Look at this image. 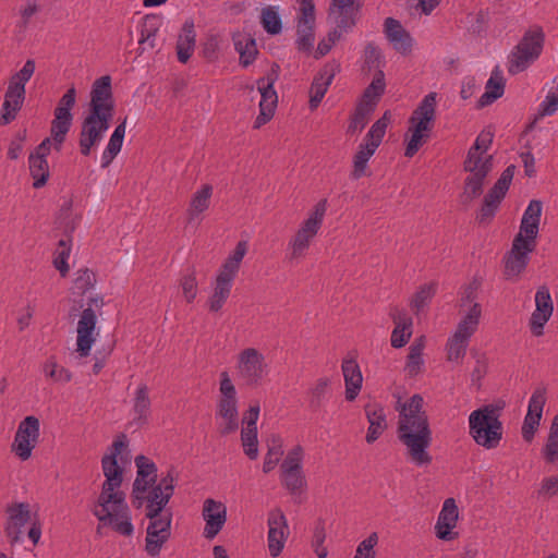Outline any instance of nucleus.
Segmentation results:
<instances>
[{
	"label": "nucleus",
	"instance_id": "393cba45",
	"mask_svg": "<svg viewBox=\"0 0 558 558\" xmlns=\"http://www.w3.org/2000/svg\"><path fill=\"white\" fill-rule=\"evenodd\" d=\"M137 469L136 478L133 483L132 496L134 499H142V494L157 482V465L149 458L140 454L135 458Z\"/></svg>",
	"mask_w": 558,
	"mask_h": 558
},
{
	"label": "nucleus",
	"instance_id": "a878e982",
	"mask_svg": "<svg viewBox=\"0 0 558 558\" xmlns=\"http://www.w3.org/2000/svg\"><path fill=\"white\" fill-rule=\"evenodd\" d=\"M458 518L459 510L456 500L453 498L446 499L435 524L436 536L441 541L454 539L457 537V533L452 530L457 525Z\"/></svg>",
	"mask_w": 558,
	"mask_h": 558
},
{
	"label": "nucleus",
	"instance_id": "052dcab7",
	"mask_svg": "<svg viewBox=\"0 0 558 558\" xmlns=\"http://www.w3.org/2000/svg\"><path fill=\"white\" fill-rule=\"evenodd\" d=\"M180 286L186 302L192 303L197 295V280L194 268L189 269V271L182 276Z\"/></svg>",
	"mask_w": 558,
	"mask_h": 558
},
{
	"label": "nucleus",
	"instance_id": "4468645a",
	"mask_svg": "<svg viewBox=\"0 0 558 558\" xmlns=\"http://www.w3.org/2000/svg\"><path fill=\"white\" fill-rule=\"evenodd\" d=\"M92 511L99 520L100 525L111 526L116 532L124 536H131L133 534L134 527L131 522L125 498L122 505L96 501Z\"/></svg>",
	"mask_w": 558,
	"mask_h": 558
},
{
	"label": "nucleus",
	"instance_id": "2eb2a0df",
	"mask_svg": "<svg viewBox=\"0 0 558 558\" xmlns=\"http://www.w3.org/2000/svg\"><path fill=\"white\" fill-rule=\"evenodd\" d=\"M101 468L106 480L97 501L122 505L125 495L118 490L123 481L122 468L118 464L113 456H104L101 459Z\"/></svg>",
	"mask_w": 558,
	"mask_h": 558
},
{
	"label": "nucleus",
	"instance_id": "cd10ccee",
	"mask_svg": "<svg viewBox=\"0 0 558 558\" xmlns=\"http://www.w3.org/2000/svg\"><path fill=\"white\" fill-rule=\"evenodd\" d=\"M339 72V65L336 63L325 64L318 74L314 77L311 86L310 107L315 109L323 100L328 90L329 85L332 83L336 74Z\"/></svg>",
	"mask_w": 558,
	"mask_h": 558
},
{
	"label": "nucleus",
	"instance_id": "f03ea898",
	"mask_svg": "<svg viewBox=\"0 0 558 558\" xmlns=\"http://www.w3.org/2000/svg\"><path fill=\"white\" fill-rule=\"evenodd\" d=\"M423 404L422 396L413 395L397 407L398 439L405 446L409 458L417 466L428 465L433 460L427 451L433 440L432 429Z\"/></svg>",
	"mask_w": 558,
	"mask_h": 558
},
{
	"label": "nucleus",
	"instance_id": "6e6d98bb",
	"mask_svg": "<svg viewBox=\"0 0 558 558\" xmlns=\"http://www.w3.org/2000/svg\"><path fill=\"white\" fill-rule=\"evenodd\" d=\"M71 246L70 244L61 239L58 242V247L54 251L53 266L60 271L61 276L64 277L69 272L68 259L70 257Z\"/></svg>",
	"mask_w": 558,
	"mask_h": 558
},
{
	"label": "nucleus",
	"instance_id": "09e8293b",
	"mask_svg": "<svg viewBox=\"0 0 558 558\" xmlns=\"http://www.w3.org/2000/svg\"><path fill=\"white\" fill-rule=\"evenodd\" d=\"M494 133L490 130H483L476 137L475 143L469 149L466 159L477 161V159H484L483 154L487 151L493 143Z\"/></svg>",
	"mask_w": 558,
	"mask_h": 558
},
{
	"label": "nucleus",
	"instance_id": "5701e85b",
	"mask_svg": "<svg viewBox=\"0 0 558 558\" xmlns=\"http://www.w3.org/2000/svg\"><path fill=\"white\" fill-rule=\"evenodd\" d=\"M545 402L546 389L544 387L536 388L530 398L527 413L522 424V437L527 442L534 438L539 426Z\"/></svg>",
	"mask_w": 558,
	"mask_h": 558
},
{
	"label": "nucleus",
	"instance_id": "dca6fc26",
	"mask_svg": "<svg viewBox=\"0 0 558 558\" xmlns=\"http://www.w3.org/2000/svg\"><path fill=\"white\" fill-rule=\"evenodd\" d=\"M89 306L83 310L77 322L76 351L82 357L90 354L93 344L96 341L95 330L97 325V316L92 305L96 307L102 305V299H90Z\"/></svg>",
	"mask_w": 558,
	"mask_h": 558
},
{
	"label": "nucleus",
	"instance_id": "603ef678",
	"mask_svg": "<svg viewBox=\"0 0 558 558\" xmlns=\"http://www.w3.org/2000/svg\"><path fill=\"white\" fill-rule=\"evenodd\" d=\"M435 293V283L424 284L417 290L410 304L411 308L415 312V314H418L429 304Z\"/></svg>",
	"mask_w": 558,
	"mask_h": 558
},
{
	"label": "nucleus",
	"instance_id": "864d4df0",
	"mask_svg": "<svg viewBox=\"0 0 558 558\" xmlns=\"http://www.w3.org/2000/svg\"><path fill=\"white\" fill-rule=\"evenodd\" d=\"M73 120L54 116L51 122V137L59 150L63 142L65 141L66 134L72 126Z\"/></svg>",
	"mask_w": 558,
	"mask_h": 558
},
{
	"label": "nucleus",
	"instance_id": "aec40b11",
	"mask_svg": "<svg viewBox=\"0 0 558 558\" xmlns=\"http://www.w3.org/2000/svg\"><path fill=\"white\" fill-rule=\"evenodd\" d=\"M493 169V157L486 156L485 159L473 161L465 159L464 170L470 172L464 181V195L473 199L483 193L485 178Z\"/></svg>",
	"mask_w": 558,
	"mask_h": 558
},
{
	"label": "nucleus",
	"instance_id": "de8ad7c7",
	"mask_svg": "<svg viewBox=\"0 0 558 558\" xmlns=\"http://www.w3.org/2000/svg\"><path fill=\"white\" fill-rule=\"evenodd\" d=\"M505 83L501 76L492 75L485 86V93L480 98V106H488L504 94Z\"/></svg>",
	"mask_w": 558,
	"mask_h": 558
},
{
	"label": "nucleus",
	"instance_id": "39448f33",
	"mask_svg": "<svg viewBox=\"0 0 558 558\" xmlns=\"http://www.w3.org/2000/svg\"><path fill=\"white\" fill-rule=\"evenodd\" d=\"M436 93L427 94L409 120L411 137L404 150L408 158H412L430 136L436 119Z\"/></svg>",
	"mask_w": 558,
	"mask_h": 558
},
{
	"label": "nucleus",
	"instance_id": "20e7f679",
	"mask_svg": "<svg viewBox=\"0 0 558 558\" xmlns=\"http://www.w3.org/2000/svg\"><path fill=\"white\" fill-rule=\"evenodd\" d=\"M543 204L532 199L525 208L519 233L514 236L511 250L504 257L507 279L518 278L530 262V254L536 247V238L542 216Z\"/></svg>",
	"mask_w": 558,
	"mask_h": 558
},
{
	"label": "nucleus",
	"instance_id": "338daca9",
	"mask_svg": "<svg viewBox=\"0 0 558 558\" xmlns=\"http://www.w3.org/2000/svg\"><path fill=\"white\" fill-rule=\"evenodd\" d=\"M480 288V283L476 280H473L469 284L461 288L460 291V300H459V306L464 307L469 304H471V307L474 303H476L477 299V291Z\"/></svg>",
	"mask_w": 558,
	"mask_h": 558
},
{
	"label": "nucleus",
	"instance_id": "9d476101",
	"mask_svg": "<svg viewBox=\"0 0 558 558\" xmlns=\"http://www.w3.org/2000/svg\"><path fill=\"white\" fill-rule=\"evenodd\" d=\"M326 210L327 199L319 201L308 218L302 222L295 235L289 241L288 258L291 262L299 260L306 255L312 241L322 228Z\"/></svg>",
	"mask_w": 558,
	"mask_h": 558
},
{
	"label": "nucleus",
	"instance_id": "774afa93",
	"mask_svg": "<svg viewBox=\"0 0 558 558\" xmlns=\"http://www.w3.org/2000/svg\"><path fill=\"white\" fill-rule=\"evenodd\" d=\"M220 38L217 34H210L203 44V56L208 61H215L218 57Z\"/></svg>",
	"mask_w": 558,
	"mask_h": 558
},
{
	"label": "nucleus",
	"instance_id": "7ed1b4c3",
	"mask_svg": "<svg viewBox=\"0 0 558 558\" xmlns=\"http://www.w3.org/2000/svg\"><path fill=\"white\" fill-rule=\"evenodd\" d=\"M113 113L111 77L104 75L92 85L88 112L82 121L78 146L83 156H89L93 147L100 143L110 126Z\"/></svg>",
	"mask_w": 558,
	"mask_h": 558
},
{
	"label": "nucleus",
	"instance_id": "7c9ffc66",
	"mask_svg": "<svg viewBox=\"0 0 558 558\" xmlns=\"http://www.w3.org/2000/svg\"><path fill=\"white\" fill-rule=\"evenodd\" d=\"M196 46V32L193 20H186L178 36L175 51L180 63H187L191 59Z\"/></svg>",
	"mask_w": 558,
	"mask_h": 558
},
{
	"label": "nucleus",
	"instance_id": "c756f323",
	"mask_svg": "<svg viewBox=\"0 0 558 558\" xmlns=\"http://www.w3.org/2000/svg\"><path fill=\"white\" fill-rule=\"evenodd\" d=\"M341 369L345 385V399L352 402L361 391L363 376L360 366L354 359H344L342 361Z\"/></svg>",
	"mask_w": 558,
	"mask_h": 558
},
{
	"label": "nucleus",
	"instance_id": "e2e57ef3",
	"mask_svg": "<svg viewBox=\"0 0 558 558\" xmlns=\"http://www.w3.org/2000/svg\"><path fill=\"white\" fill-rule=\"evenodd\" d=\"M126 118L116 126L107 144V149L113 155H118L122 148L123 140L125 136Z\"/></svg>",
	"mask_w": 558,
	"mask_h": 558
},
{
	"label": "nucleus",
	"instance_id": "f3484780",
	"mask_svg": "<svg viewBox=\"0 0 558 558\" xmlns=\"http://www.w3.org/2000/svg\"><path fill=\"white\" fill-rule=\"evenodd\" d=\"M40 435V423L36 416H26L20 422L12 444V451L23 461L32 456Z\"/></svg>",
	"mask_w": 558,
	"mask_h": 558
},
{
	"label": "nucleus",
	"instance_id": "6e6552de",
	"mask_svg": "<svg viewBox=\"0 0 558 558\" xmlns=\"http://www.w3.org/2000/svg\"><path fill=\"white\" fill-rule=\"evenodd\" d=\"M35 68V61L28 59L23 68L11 76L1 108L0 125H7L15 120L25 100V85L33 76Z\"/></svg>",
	"mask_w": 558,
	"mask_h": 558
},
{
	"label": "nucleus",
	"instance_id": "1a4fd4ad",
	"mask_svg": "<svg viewBox=\"0 0 558 558\" xmlns=\"http://www.w3.org/2000/svg\"><path fill=\"white\" fill-rule=\"evenodd\" d=\"M544 33L536 27L524 33L508 57V72L511 75L525 71L542 53Z\"/></svg>",
	"mask_w": 558,
	"mask_h": 558
},
{
	"label": "nucleus",
	"instance_id": "8fccbe9b",
	"mask_svg": "<svg viewBox=\"0 0 558 558\" xmlns=\"http://www.w3.org/2000/svg\"><path fill=\"white\" fill-rule=\"evenodd\" d=\"M543 454L545 460L549 463L558 461V414L555 415L551 422Z\"/></svg>",
	"mask_w": 558,
	"mask_h": 558
},
{
	"label": "nucleus",
	"instance_id": "3c124183",
	"mask_svg": "<svg viewBox=\"0 0 558 558\" xmlns=\"http://www.w3.org/2000/svg\"><path fill=\"white\" fill-rule=\"evenodd\" d=\"M330 385V380L326 377L319 378L316 380V383L313 385V387L310 389V408L317 410L320 408L324 403V401L327 398L328 395V388Z\"/></svg>",
	"mask_w": 558,
	"mask_h": 558
},
{
	"label": "nucleus",
	"instance_id": "f704fd0d",
	"mask_svg": "<svg viewBox=\"0 0 558 558\" xmlns=\"http://www.w3.org/2000/svg\"><path fill=\"white\" fill-rule=\"evenodd\" d=\"M279 65L274 64L271 71L265 76L257 81V88L260 93L259 107H265L275 110L278 101L277 93L274 88V84L278 78Z\"/></svg>",
	"mask_w": 558,
	"mask_h": 558
},
{
	"label": "nucleus",
	"instance_id": "c03bdc74",
	"mask_svg": "<svg viewBox=\"0 0 558 558\" xmlns=\"http://www.w3.org/2000/svg\"><path fill=\"white\" fill-rule=\"evenodd\" d=\"M247 251V244L245 241L238 242L232 254L225 260L219 271H222L232 277H236L240 269L242 259L244 258Z\"/></svg>",
	"mask_w": 558,
	"mask_h": 558
},
{
	"label": "nucleus",
	"instance_id": "423d86ee",
	"mask_svg": "<svg viewBox=\"0 0 558 558\" xmlns=\"http://www.w3.org/2000/svg\"><path fill=\"white\" fill-rule=\"evenodd\" d=\"M469 428L473 440L485 449L497 448L502 439V422L499 420L498 411L490 405L470 414Z\"/></svg>",
	"mask_w": 558,
	"mask_h": 558
},
{
	"label": "nucleus",
	"instance_id": "412c9836",
	"mask_svg": "<svg viewBox=\"0 0 558 558\" xmlns=\"http://www.w3.org/2000/svg\"><path fill=\"white\" fill-rule=\"evenodd\" d=\"M8 514L4 532L11 545L22 542L23 527L31 522L32 513L28 502H13L7 507Z\"/></svg>",
	"mask_w": 558,
	"mask_h": 558
},
{
	"label": "nucleus",
	"instance_id": "c85d7f7f",
	"mask_svg": "<svg viewBox=\"0 0 558 558\" xmlns=\"http://www.w3.org/2000/svg\"><path fill=\"white\" fill-rule=\"evenodd\" d=\"M391 318L395 323V328L391 332V345L396 349L404 347L411 336L413 320L404 310L395 308L391 312Z\"/></svg>",
	"mask_w": 558,
	"mask_h": 558
},
{
	"label": "nucleus",
	"instance_id": "e433bc0d",
	"mask_svg": "<svg viewBox=\"0 0 558 558\" xmlns=\"http://www.w3.org/2000/svg\"><path fill=\"white\" fill-rule=\"evenodd\" d=\"M425 336L417 337L409 348L405 371L409 376L414 377L422 372L424 366L423 351L425 349Z\"/></svg>",
	"mask_w": 558,
	"mask_h": 558
},
{
	"label": "nucleus",
	"instance_id": "13d9d810",
	"mask_svg": "<svg viewBox=\"0 0 558 558\" xmlns=\"http://www.w3.org/2000/svg\"><path fill=\"white\" fill-rule=\"evenodd\" d=\"M501 199L487 193L484 197L483 205L477 214L476 219L480 223H488L495 217Z\"/></svg>",
	"mask_w": 558,
	"mask_h": 558
},
{
	"label": "nucleus",
	"instance_id": "5fc2aeb1",
	"mask_svg": "<svg viewBox=\"0 0 558 558\" xmlns=\"http://www.w3.org/2000/svg\"><path fill=\"white\" fill-rule=\"evenodd\" d=\"M515 166L510 165L508 166L497 180V182L494 184V186L488 191L489 194L497 197L498 199H504L506 196V193L509 190V186L511 184V181L514 175Z\"/></svg>",
	"mask_w": 558,
	"mask_h": 558
},
{
	"label": "nucleus",
	"instance_id": "a19ab883",
	"mask_svg": "<svg viewBox=\"0 0 558 558\" xmlns=\"http://www.w3.org/2000/svg\"><path fill=\"white\" fill-rule=\"evenodd\" d=\"M386 83L385 75L383 71H378L371 84L365 88L361 101L359 104H365L372 107V110H375V107L380 98V96L385 93Z\"/></svg>",
	"mask_w": 558,
	"mask_h": 558
},
{
	"label": "nucleus",
	"instance_id": "a18cd8bd",
	"mask_svg": "<svg viewBox=\"0 0 558 558\" xmlns=\"http://www.w3.org/2000/svg\"><path fill=\"white\" fill-rule=\"evenodd\" d=\"M260 23L270 35H277L282 31V20L276 7L268 5L262 9Z\"/></svg>",
	"mask_w": 558,
	"mask_h": 558
},
{
	"label": "nucleus",
	"instance_id": "72a5a7b5",
	"mask_svg": "<svg viewBox=\"0 0 558 558\" xmlns=\"http://www.w3.org/2000/svg\"><path fill=\"white\" fill-rule=\"evenodd\" d=\"M234 279V277L222 271L218 272L213 294L208 300L209 311L218 312L222 308L230 295Z\"/></svg>",
	"mask_w": 558,
	"mask_h": 558
},
{
	"label": "nucleus",
	"instance_id": "0e129e2a",
	"mask_svg": "<svg viewBox=\"0 0 558 558\" xmlns=\"http://www.w3.org/2000/svg\"><path fill=\"white\" fill-rule=\"evenodd\" d=\"M377 534L372 533L367 538L359 544L354 558H376L374 547L377 545Z\"/></svg>",
	"mask_w": 558,
	"mask_h": 558
},
{
	"label": "nucleus",
	"instance_id": "2f4dec72",
	"mask_svg": "<svg viewBox=\"0 0 558 558\" xmlns=\"http://www.w3.org/2000/svg\"><path fill=\"white\" fill-rule=\"evenodd\" d=\"M384 25L386 36L393 48L402 54L409 53L412 47V38L401 23L393 17H387Z\"/></svg>",
	"mask_w": 558,
	"mask_h": 558
},
{
	"label": "nucleus",
	"instance_id": "473e14b6",
	"mask_svg": "<svg viewBox=\"0 0 558 558\" xmlns=\"http://www.w3.org/2000/svg\"><path fill=\"white\" fill-rule=\"evenodd\" d=\"M365 414L369 423L366 441L373 444L387 428L386 414L381 405L376 403H368L365 405Z\"/></svg>",
	"mask_w": 558,
	"mask_h": 558
},
{
	"label": "nucleus",
	"instance_id": "b1692460",
	"mask_svg": "<svg viewBox=\"0 0 558 558\" xmlns=\"http://www.w3.org/2000/svg\"><path fill=\"white\" fill-rule=\"evenodd\" d=\"M202 515L205 521L204 536L213 539L227 522V507L221 501L207 498L203 504Z\"/></svg>",
	"mask_w": 558,
	"mask_h": 558
},
{
	"label": "nucleus",
	"instance_id": "79ce46f5",
	"mask_svg": "<svg viewBox=\"0 0 558 558\" xmlns=\"http://www.w3.org/2000/svg\"><path fill=\"white\" fill-rule=\"evenodd\" d=\"M29 173L33 178V187H43L49 179V166L46 158L29 155L28 157Z\"/></svg>",
	"mask_w": 558,
	"mask_h": 558
},
{
	"label": "nucleus",
	"instance_id": "c9c22d12",
	"mask_svg": "<svg viewBox=\"0 0 558 558\" xmlns=\"http://www.w3.org/2000/svg\"><path fill=\"white\" fill-rule=\"evenodd\" d=\"M233 43L235 51L240 54V64L247 68L258 53L256 40L250 35L238 34L233 36Z\"/></svg>",
	"mask_w": 558,
	"mask_h": 558
},
{
	"label": "nucleus",
	"instance_id": "680f3d73",
	"mask_svg": "<svg viewBox=\"0 0 558 558\" xmlns=\"http://www.w3.org/2000/svg\"><path fill=\"white\" fill-rule=\"evenodd\" d=\"M39 11L40 7L36 0H27L25 5L21 7L19 10L20 21L16 23V27L21 31H25L28 27L32 17Z\"/></svg>",
	"mask_w": 558,
	"mask_h": 558
},
{
	"label": "nucleus",
	"instance_id": "f8f14e48",
	"mask_svg": "<svg viewBox=\"0 0 558 558\" xmlns=\"http://www.w3.org/2000/svg\"><path fill=\"white\" fill-rule=\"evenodd\" d=\"M304 450L300 445L294 446L280 465V481L282 486L293 497L294 502L301 504V496L306 489V478L303 472Z\"/></svg>",
	"mask_w": 558,
	"mask_h": 558
},
{
	"label": "nucleus",
	"instance_id": "4c0bfd02",
	"mask_svg": "<svg viewBox=\"0 0 558 558\" xmlns=\"http://www.w3.org/2000/svg\"><path fill=\"white\" fill-rule=\"evenodd\" d=\"M134 422L137 425H143L147 422L150 413V399L148 395V387L142 384L135 391L133 402Z\"/></svg>",
	"mask_w": 558,
	"mask_h": 558
},
{
	"label": "nucleus",
	"instance_id": "ddd939ff",
	"mask_svg": "<svg viewBox=\"0 0 558 558\" xmlns=\"http://www.w3.org/2000/svg\"><path fill=\"white\" fill-rule=\"evenodd\" d=\"M236 376L244 386L258 387L267 374L264 355L255 348L242 350L236 357Z\"/></svg>",
	"mask_w": 558,
	"mask_h": 558
},
{
	"label": "nucleus",
	"instance_id": "49530a36",
	"mask_svg": "<svg viewBox=\"0 0 558 558\" xmlns=\"http://www.w3.org/2000/svg\"><path fill=\"white\" fill-rule=\"evenodd\" d=\"M373 111L374 110H372L371 106L365 104H357L354 112L351 114L347 133L354 134L356 132H361L368 123L369 116Z\"/></svg>",
	"mask_w": 558,
	"mask_h": 558
},
{
	"label": "nucleus",
	"instance_id": "4be33fe9",
	"mask_svg": "<svg viewBox=\"0 0 558 558\" xmlns=\"http://www.w3.org/2000/svg\"><path fill=\"white\" fill-rule=\"evenodd\" d=\"M554 303L548 287L541 286L535 293V310L530 318V329L535 337L544 333V326L550 319Z\"/></svg>",
	"mask_w": 558,
	"mask_h": 558
},
{
	"label": "nucleus",
	"instance_id": "69168bd1",
	"mask_svg": "<svg viewBox=\"0 0 558 558\" xmlns=\"http://www.w3.org/2000/svg\"><path fill=\"white\" fill-rule=\"evenodd\" d=\"M219 391L221 395L219 400H238L235 386L227 371L220 373Z\"/></svg>",
	"mask_w": 558,
	"mask_h": 558
},
{
	"label": "nucleus",
	"instance_id": "0eeeda50",
	"mask_svg": "<svg viewBox=\"0 0 558 558\" xmlns=\"http://www.w3.org/2000/svg\"><path fill=\"white\" fill-rule=\"evenodd\" d=\"M482 316V306L474 303L460 319L454 332L446 343L447 360L460 364L469 348L472 336L476 332Z\"/></svg>",
	"mask_w": 558,
	"mask_h": 558
},
{
	"label": "nucleus",
	"instance_id": "f257e3e1",
	"mask_svg": "<svg viewBox=\"0 0 558 558\" xmlns=\"http://www.w3.org/2000/svg\"><path fill=\"white\" fill-rule=\"evenodd\" d=\"M175 481L173 469H170L158 483L142 494V499L133 501L137 508L143 501L146 502L145 515L149 522L146 529L145 550L151 557L159 556L162 546L171 536L172 511L166 506L173 496Z\"/></svg>",
	"mask_w": 558,
	"mask_h": 558
},
{
	"label": "nucleus",
	"instance_id": "4d7b16f0",
	"mask_svg": "<svg viewBox=\"0 0 558 558\" xmlns=\"http://www.w3.org/2000/svg\"><path fill=\"white\" fill-rule=\"evenodd\" d=\"M75 102H76V89L74 87H71L60 98V100L54 109L53 116L73 120V114H72L71 110L75 106Z\"/></svg>",
	"mask_w": 558,
	"mask_h": 558
},
{
	"label": "nucleus",
	"instance_id": "a211bd4d",
	"mask_svg": "<svg viewBox=\"0 0 558 558\" xmlns=\"http://www.w3.org/2000/svg\"><path fill=\"white\" fill-rule=\"evenodd\" d=\"M315 4L314 0H301L300 15L296 24L295 45L300 51L311 52L315 41Z\"/></svg>",
	"mask_w": 558,
	"mask_h": 558
},
{
	"label": "nucleus",
	"instance_id": "ea45409f",
	"mask_svg": "<svg viewBox=\"0 0 558 558\" xmlns=\"http://www.w3.org/2000/svg\"><path fill=\"white\" fill-rule=\"evenodd\" d=\"M213 194V187L209 184L203 185L192 196L190 207L187 209L189 222L204 213L209 207V201Z\"/></svg>",
	"mask_w": 558,
	"mask_h": 558
},
{
	"label": "nucleus",
	"instance_id": "6ab92c4d",
	"mask_svg": "<svg viewBox=\"0 0 558 558\" xmlns=\"http://www.w3.org/2000/svg\"><path fill=\"white\" fill-rule=\"evenodd\" d=\"M267 525L268 550L270 556L276 558L282 553L290 533L287 518L280 508H275L268 512Z\"/></svg>",
	"mask_w": 558,
	"mask_h": 558
},
{
	"label": "nucleus",
	"instance_id": "58836bf2",
	"mask_svg": "<svg viewBox=\"0 0 558 558\" xmlns=\"http://www.w3.org/2000/svg\"><path fill=\"white\" fill-rule=\"evenodd\" d=\"M162 25V20L156 14H147L142 19L140 45L147 44L149 48L155 47L156 36Z\"/></svg>",
	"mask_w": 558,
	"mask_h": 558
},
{
	"label": "nucleus",
	"instance_id": "bb28decb",
	"mask_svg": "<svg viewBox=\"0 0 558 558\" xmlns=\"http://www.w3.org/2000/svg\"><path fill=\"white\" fill-rule=\"evenodd\" d=\"M360 8L357 0H331L329 16L339 28L350 31L356 24Z\"/></svg>",
	"mask_w": 558,
	"mask_h": 558
},
{
	"label": "nucleus",
	"instance_id": "9b49d317",
	"mask_svg": "<svg viewBox=\"0 0 558 558\" xmlns=\"http://www.w3.org/2000/svg\"><path fill=\"white\" fill-rule=\"evenodd\" d=\"M391 114L386 111L368 130L363 142L359 145L357 151L353 157V170L351 177L355 180L366 174L367 162L379 147L383 137L386 134Z\"/></svg>",
	"mask_w": 558,
	"mask_h": 558
},
{
	"label": "nucleus",
	"instance_id": "37998d69",
	"mask_svg": "<svg viewBox=\"0 0 558 558\" xmlns=\"http://www.w3.org/2000/svg\"><path fill=\"white\" fill-rule=\"evenodd\" d=\"M41 368L45 376L54 383L66 384L72 380V373L68 368L59 365L54 356L47 359Z\"/></svg>",
	"mask_w": 558,
	"mask_h": 558
},
{
	"label": "nucleus",
	"instance_id": "bf43d9fd",
	"mask_svg": "<svg viewBox=\"0 0 558 558\" xmlns=\"http://www.w3.org/2000/svg\"><path fill=\"white\" fill-rule=\"evenodd\" d=\"M241 440L245 454L255 460L258 456L257 428H242Z\"/></svg>",
	"mask_w": 558,
	"mask_h": 558
}]
</instances>
